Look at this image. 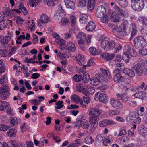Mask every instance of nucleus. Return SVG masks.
<instances>
[{
	"label": "nucleus",
	"instance_id": "nucleus-53",
	"mask_svg": "<svg viewBox=\"0 0 147 147\" xmlns=\"http://www.w3.org/2000/svg\"><path fill=\"white\" fill-rule=\"evenodd\" d=\"M139 88L140 90H142L143 91H145L147 90V85L144 82H143L140 86Z\"/></svg>",
	"mask_w": 147,
	"mask_h": 147
},
{
	"label": "nucleus",
	"instance_id": "nucleus-34",
	"mask_svg": "<svg viewBox=\"0 0 147 147\" xmlns=\"http://www.w3.org/2000/svg\"><path fill=\"white\" fill-rule=\"evenodd\" d=\"M85 58L84 56L81 54H78L77 58L78 62L80 65L84 64Z\"/></svg>",
	"mask_w": 147,
	"mask_h": 147
},
{
	"label": "nucleus",
	"instance_id": "nucleus-31",
	"mask_svg": "<svg viewBox=\"0 0 147 147\" xmlns=\"http://www.w3.org/2000/svg\"><path fill=\"white\" fill-rule=\"evenodd\" d=\"M89 118V122L90 123H98L99 117L98 115H92Z\"/></svg>",
	"mask_w": 147,
	"mask_h": 147
},
{
	"label": "nucleus",
	"instance_id": "nucleus-55",
	"mask_svg": "<svg viewBox=\"0 0 147 147\" xmlns=\"http://www.w3.org/2000/svg\"><path fill=\"white\" fill-rule=\"evenodd\" d=\"M119 113V112L117 110H111L108 112L109 114L111 115H116Z\"/></svg>",
	"mask_w": 147,
	"mask_h": 147
},
{
	"label": "nucleus",
	"instance_id": "nucleus-6",
	"mask_svg": "<svg viewBox=\"0 0 147 147\" xmlns=\"http://www.w3.org/2000/svg\"><path fill=\"white\" fill-rule=\"evenodd\" d=\"M51 19L46 15L43 14L40 16V19L37 20V25L39 26H41V23L44 24L48 23L51 21Z\"/></svg>",
	"mask_w": 147,
	"mask_h": 147
},
{
	"label": "nucleus",
	"instance_id": "nucleus-60",
	"mask_svg": "<svg viewBox=\"0 0 147 147\" xmlns=\"http://www.w3.org/2000/svg\"><path fill=\"white\" fill-rule=\"evenodd\" d=\"M79 106L76 104H71L67 107V108L69 109H78Z\"/></svg>",
	"mask_w": 147,
	"mask_h": 147
},
{
	"label": "nucleus",
	"instance_id": "nucleus-35",
	"mask_svg": "<svg viewBox=\"0 0 147 147\" xmlns=\"http://www.w3.org/2000/svg\"><path fill=\"white\" fill-rule=\"evenodd\" d=\"M114 8L116 12H117L118 13H119L123 17L125 16V13L124 11L120 9L117 6H115L114 7Z\"/></svg>",
	"mask_w": 147,
	"mask_h": 147
},
{
	"label": "nucleus",
	"instance_id": "nucleus-48",
	"mask_svg": "<svg viewBox=\"0 0 147 147\" xmlns=\"http://www.w3.org/2000/svg\"><path fill=\"white\" fill-rule=\"evenodd\" d=\"M70 20L71 23V26L72 27H73L76 23V18L73 15L71 16L70 17Z\"/></svg>",
	"mask_w": 147,
	"mask_h": 147
},
{
	"label": "nucleus",
	"instance_id": "nucleus-40",
	"mask_svg": "<svg viewBox=\"0 0 147 147\" xmlns=\"http://www.w3.org/2000/svg\"><path fill=\"white\" fill-rule=\"evenodd\" d=\"M90 83L93 85L96 86L98 85L99 82L98 81L96 78L95 77H92L91 78L90 81Z\"/></svg>",
	"mask_w": 147,
	"mask_h": 147
},
{
	"label": "nucleus",
	"instance_id": "nucleus-50",
	"mask_svg": "<svg viewBox=\"0 0 147 147\" xmlns=\"http://www.w3.org/2000/svg\"><path fill=\"white\" fill-rule=\"evenodd\" d=\"M107 119L104 120L99 122V125L101 127H105L107 125Z\"/></svg>",
	"mask_w": 147,
	"mask_h": 147
},
{
	"label": "nucleus",
	"instance_id": "nucleus-43",
	"mask_svg": "<svg viewBox=\"0 0 147 147\" xmlns=\"http://www.w3.org/2000/svg\"><path fill=\"white\" fill-rule=\"evenodd\" d=\"M95 2H88L87 5L88 8L90 10H92L94 7Z\"/></svg>",
	"mask_w": 147,
	"mask_h": 147
},
{
	"label": "nucleus",
	"instance_id": "nucleus-57",
	"mask_svg": "<svg viewBox=\"0 0 147 147\" xmlns=\"http://www.w3.org/2000/svg\"><path fill=\"white\" fill-rule=\"evenodd\" d=\"M82 76L81 75H79L78 76V74H76L73 77L74 80L76 82L80 81L82 80Z\"/></svg>",
	"mask_w": 147,
	"mask_h": 147
},
{
	"label": "nucleus",
	"instance_id": "nucleus-28",
	"mask_svg": "<svg viewBox=\"0 0 147 147\" xmlns=\"http://www.w3.org/2000/svg\"><path fill=\"white\" fill-rule=\"evenodd\" d=\"M98 99L99 101L100 102L105 103H106L107 102V98L105 94L102 93L100 94Z\"/></svg>",
	"mask_w": 147,
	"mask_h": 147
},
{
	"label": "nucleus",
	"instance_id": "nucleus-36",
	"mask_svg": "<svg viewBox=\"0 0 147 147\" xmlns=\"http://www.w3.org/2000/svg\"><path fill=\"white\" fill-rule=\"evenodd\" d=\"M90 79V75L86 72H84L82 80L84 83L88 82Z\"/></svg>",
	"mask_w": 147,
	"mask_h": 147
},
{
	"label": "nucleus",
	"instance_id": "nucleus-21",
	"mask_svg": "<svg viewBox=\"0 0 147 147\" xmlns=\"http://www.w3.org/2000/svg\"><path fill=\"white\" fill-rule=\"evenodd\" d=\"M66 49L72 51H75L76 50L75 45L72 42H69L65 46Z\"/></svg>",
	"mask_w": 147,
	"mask_h": 147
},
{
	"label": "nucleus",
	"instance_id": "nucleus-24",
	"mask_svg": "<svg viewBox=\"0 0 147 147\" xmlns=\"http://www.w3.org/2000/svg\"><path fill=\"white\" fill-rule=\"evenodd\" d=\"M147 113V111L145 110L143 107L138 108L137 114L138 115L140 116H145Z\"/></svg>",
	"mask_w": 147,
	"mask_h": 147
},
{
	"label": "nucleus",
	"instance_id": "nucleus-23",
	"mask_svg": "<svg viewBox=\"0 0 147 147\" xmlns=\"http://www.w3.org/2000/svg\"><path fill=\"white\" fill-rule=\"evenodd\" d=\"M134 71V70H132L131 69L125 68L123 70V72L125 74L128 75L130 77H133L135 76Z\"/></svg>",
	"mask_w": 147,
	"mask_h": 147
},
{
	"label": "nucleus",
	"instance_id": "nucleus-37",
	"mask_svg": "<svg viewBox=\"0 0 147 147\" xmlns=\"http://www.w3.org/2000/svg\"><path fill=\"white\" fill-rule=\"evenodd\" d=\"M105 138V137L102 134H99L97 135L95 140L97 142H102Z\"/></svg>",
	"mask_w": 147,
	"mask_h": 147
},
{
	"label": "nucleus",
	"instance_id": "nucleus-20",
	"mask_svg": "<svg viewBox=\"0 0 147 147\" xmlns=\"http://www.w3.org/2000/svg\"><path fill=\"white\" fill-rule=\"evenodd\" d=\"M71 101L73 102L78 103V102H79L81 105H82L83 103V100L76 95H74L71 96Z\"/></svg>",
	"mask_w": 147,
	"mask_h": 147
},
{
	"label": "nucleus",
	"instance_id": "nucleus-44",
	"mask_svg": "<svg viewBox=\"0 0 147 147\" xmlns=\"http://www.w3.org/2000/svg\"><path fill=\"white\" fill-rule=\"evenodd\" d=\"M63 101H59L56 103L55 104L57 106L55 107V108L59 109H61L64 106V105L63 104Z\"/></svg>",
	"mask_w": 147,
	"mask_h": 147
},
{
	"label": "nucleus",
	"instance_id": "nucleus-12",
	"mask_svg": "<svg viewBox=\"0 0 147 147\" xmlns=\"http://www.w3.org/2000/svg\"><path fill=\"white\" fill-rule=\"evenodd\" d=\"M86 37V35L85 33L82 32H79L76 36L78 42H85Z\"/></svg>",
	"mask_w": 147,
	"mask_h": 147
},
{
	"label": "nucleus",
	"instance_id": "nucleus-64",
	"mask_svg": "<svg viewBox=\"0 0 147 147\" xmlns=\"http://www.w3.org/2000/svg\"><path fill=\"white\" fill-rule=\"evenodd\" d=\"M139 52L142 55L145 56L147 55V49H143L142 50H140Z\"/></svg>",
	"mask_w": 147,
	"mask_h": 147
},
{
	"label": "nucleus",
	"instance_id": "nucleus-38",
	"mask_svg": "<svg viewBox=\"0 0 147 147\" xmlns=\"http://www.w3.org/2000/svg\"><path fill=\"white\" fill-rule=\"evenodd\" d=\"M123 59L124 60L125 62H128L129 59V54L127 52H125V51L124 50L123 54L122 57Z\"/></svg>",
	"mask_w": 147,
	"mask_h": 147
},
{
	"label": "nucleus",
	"instance_id": "nucleus-45",
	"mask_svg": "<svg viewBox=\"0 0 147 147\" xmlns=\"http://www.w3.org/2000/svg\"><path fill=\"white\" fill-rule=\"evenodd\" d=\"M133 115V119L134 120V122L138 123H140L141 121L140 118L137 115L134 114Z\"/></svg>",
	"mask_w": 147,
	"mask_h": 147
},
{
	"label": "nucleus",
	"instance_id": "nucleus-51",
	"mask_svg": "<svg viewBox=\"0 0 147 147\" xmlns=\"http://www.w3.org/2000/svg\"><path fill=\"white\" fill-rule=\"evenodd\" d=\"M7 81V77L5 75H3L0 78V84H2L6 83Z\"/></svg>",
	"mask_w": 147,
	"mask_h": 147
},
{
	"label": "nucleus",
	"instance_id": "nucleus-30",
	"mask_svg": "<svg viewBox=\"0 0 147 147\" xmlns=\"http://www.w3.org/2000/svg\"><path fill=\"white\" fill-rule=\"evenodd\" d=\"M89 51L90 53L93 55H96L100 54L99 52L94 47H90Z\"/></svg>",
	"mask_w": 147,
	"mask_h": 147
},
{
	"label": "nucleus",
	"instance_id": "nucleus-27",
	"mask_svg": "<svg viewBox=\"0 0 147 147\" xmlns=\"http://www.w3.org/2000/svg\"><path fill=\"white\" fill-rule=\"evenodd\" d=\"M17 130L15 129L12 128L7 131V133L8 136L11 137H14L16 136Z\"/></svg>",
	"mask_w": 147,
	"mask_h": 147
},
{
	"label": "nucleus",
	"instance_id": "nucleus-22",
	"mask_svg": "<svg viewBox=\"0 0 147 147\" xmlns=\"http://www.w3.org/2000/svg\"><path fill=\"white\" fill-rule=\"evenodd\" d=\"M134 97L137 98H140L142 100L145 99L146 95L145 93L142 91H138L134 95Z\"/></svg>",
	"mask_w": 147,
	"mask_h": 147
},
{
	"label": "nucleus",
	"instance_id": "nucleus-32",
	"mask_svg": "<svg viewBox=\"0 0 147 147\" xmlns=\"http://www.w3.org/2000/svg\"><path fill=\"white\" fill-rule=\"evenodd\" d=\"M87 3L86 0H78V6L79 7L82 8L86 6Z\"/></svg>",
	"mask_w": 147,
	"mask_h": 147
},
{
	"label": "nucleus",
	"instance_id": "nucleus-47",
	"mask_svg": "<svg viewBox=\"0 0 147 147\" xmlns=\"http://www.w3.org/2000/svg\"><path fill=\"white\" fill-rule=\"evenodd\" d=\"M9 127L4 124L0 125V131H5L9 128Z\"/></svg>",
	"mask_w": 147,
	"mask_h": 147
},
{
	"label": "nucleus",
	"instance_id": "nucleus-56",
	"mask_svg": "<svg viewBox=\"0 0 147 147\" xmlns=\"http://www.w3.org/2000/svg\"><path fill=\"white\" fill-rule=\"evenodd\" d=\"M0 89L2 90L3 91H4L5 93L9 92V86L6 85L2 86L0 88Z\"/></svg>",
	"mask_w": 147,
	"mask_h": 147
},
{
	"label": "nucleus",
	"instance_id": "nucleus-17",
	"mask_svg": "<svg viewBox=\"0 0 147 147\" xmlns=\"http://www.w3.org/2000/svg\"><path fill=\"white\" fill-rule=\"evenodd\" d=\"M138 129L139 133L142 136H144L147 133V128L144 125H140Z\"/></svg>",
	"mask_w": 147,
	"mask_h": 147
},
{
	"label": "nucleus",
	"instance_id": "nucleus-54",
	"mask_svg": "<svg viewBox=\"0 0 147 147\" xmlns=\"http://www.w3.org/2000/svg\"><path fill=\"white\" fill-rule=\"evenodd\" d=\"M98 18H101L100 20L102 23H105L107 22L109 19L108 16L106 14L104 15L101 17Z\"/></svg>",
	"mask_w": 147,
	"mask_h": 147
},
{
	"label": "nucleus",
	"instance_id": "nucleus-39",
	"mask_svg": "<svg viewBox=\"0 0 147 147\" xmlns=\"http://www.w3.org/2000/svg\"><path fill=\"white\" fill-rule=\"evenodd\" d=\"M94 142V139L90 136H88L86 137L85 139V142L88 144H90Z\"/></svg>",
	"mask_w": 147,
	"mask_h": 147
},
{
	"label": "nucleus",
	"instance_id": "nucleus-8",
	"mask_svg": "<svg viewBox=\"0 0 147 147\" xmlns=\"http://www.w3.org/2000/svg\"><path fill=\"white\" fill-rule=\"evenodd\" d=\"M124 51L125 52H127L132 57H136L137 55V53L134 50L129 47L128 45H126L124 47Z\"/></svg>",
	"mask_w": 147,
	"mask_h": 147
},
{
	"label": "nucleus",
	"instance_id": "nucleus-62",
	"mask_svg": "<svg viewBox=\"0 0 147 147\" xmlns=\"http://www.w3.org/2000/svg\"><path fill=\"white\" fill-rule=\"evenodd\" d=\"M16 20L17 24H22L23 20L20 16H17L16 18Z\"/></svg>",
	"mask_w": 147,
	"mask_h": 147
},
{
	"label": "nucleus",
	"instance_id": "nucleus-25",
	"mask_svg": "<svg viewBox=\"0 0 147 147\" xmlns=\"http://www.w3.org/2000/svg\"><path fill=\"white\" fill-rule=\"evenodd\" d=\"M111 17L113 20L115 22H119L120 20V18L118 13L115 11L112 13Z\"/></svg>",
	"mask_w": 147,
	"mask_h": 147
},
{
	"label": "nucleus",
	"instance_id": "nucleus-16",
	"mask_svg": "<svg viewBox=\"0 0 147 147\" xmlns=\"http://www.w3.org/2000/svg\"><path fill=\"white\" fill-rule=\"evenodd\" d=\"M130 31L131 32V35L130 38V40H131L133 38L134 35L136 33V26L135 23H133L131 24Z\"/></svg>",
	"mask_w": 147,
	"mask_h": 147
},
{
	"label": "nucleus",
	"instance_id": "nucleus-61",
	"mask_svg": "<svg viewBox=\"0 0 147 147\" xmlns=\"http://www.w3.org/2000/svg\"><path fill=\"white\" fill-rule=\"evenodd\" d=\"M59 41L61 43L59 46V48L61 50H63L64 49V46L65 45V43H62L63 42V40L62 39H59Z\"/></svg>",
	"mask_w": 147,
	"mask_h": 147
},
{
	"label": "nucleus",
	"instance_id": "nucleus-5",
	"mask_svg": "<svg viewBox=\"0 0 147 147\" xmlns=\"http://www.w3.org/2000/svg\"><path fill=\"white\" fill-rule=\"evenodd\" d=\"M131 69L134 71L137 75L139 76H142L144 72L143 65L140 63L135 65L133 67H132Z\"/></svg>",
	"mask_w": 147,
	"mask_h": 147
},
{
	"label": "nucleus",
	"instance_id": "nucleus-49",
	"mask_svg": "<svg viewBox=\"0 0 147 147\" xmlns=\"http://www.w3.org/2000/svg\"><path fill=\"white\" fill-rule=\"evenodd\" d=\"M82 121L80 120L77 121L76 123L74 122V123L75 124L74 126V128L77 129L79 128L82 126Z\"/></svg>",
	"mask_w": 147,
	"mask_h": 147
},
{
	"label": "nucleus",
	"instance_id": "nucleus-46",
	"mask_svg": "<svg viewBox=\"0 0 147 147\" xmlns=\"http://www.w3.org/2000/svg\"><path fill=\"white\" fill-rule=\"evenodd\" d=\"M95 78L97 79L99 82L101 81H102V80H103L105 78L102 74L99 73L96 74Z\"/></svg>",
	"mask_w": 147,
	"mask_h": 147
},
{
	"label": "nucleus",
	"instance_id": "nucleus-14",
	"mask_svg": "<svg viewBox=\"0 0 147 147\" xmlns=\"http://www.w3.org/2000/svg\"><path fill=\"white\" fill-rule=\"evenodd\" d=\"M66 7L67 8L74 9L75 8V5L74 2L70 0H64Z\"/></svg>",
	"mask_w": 147,
	"mask_h": 147
},
{
	"label": "nucleus",
	"instance_id": "nucleus-4",
	"mask_svg": "<svg viewBox=\"0 0 147 147\" xmlns=\"http://www.w3.org/2000/svg\"><path fill=\"white\" fill-rule=\"evenodd\" d=\"M110 104L114 108L117 109H122L123 108V103L118 100L111 98L110 99Z\"/></svg>",
	"mask_w": 147,
	"mask_h": 147
},
{
	"label": "nucleus",
	"instance_id": "nucleus-11",
	"mask_svg": "<svg viewBox=\"0 0 147 147\" xmlns=\"http://www.w3.org/2000/svg\"><path fill=\"white\" fill-rule=\"evenodd\" d=\"M58 9L56 13L54 14V17L55 19H59L62 16L63 13V10L62 9L61 5H59L58 6Z\"/></svg>",
	"mask_w": 147,
	"mask_h": 147
},
{
	"label": "nucleus",
	"instance_id": "nucleus-52",
	"mask_svg": "<svg viewBox=\"0 0 147 147\" xmlns=\"http://www.w3.org/2000/svg\"><path fill=\"white\" fill-rule=\"evenodd\" d=\"M5 93L0 89V96L2 100H5L7 98Z\"/></svg>",
	"mask_w": 147,
	"mask_h": 147
},
{
	"label": "nucleus",
	"instance_id": "nucleus-26",
	"mask_svg": "<svg viewBox=\"0 0 147 147\" xmlns=\"http://www.w3.org/2000/svg\"><path fill=\"white\" fill-rule=\"evenodd\" d=\"M109 39L106 38L103 40L101 43V47L106 51H107V46L109 43Z\"/></svg>",
	"mask_w": 147,
	"mask_h": 147
},
{
	"label": "nucleus",
	"instance_id": "nucleus-10",
	"mask_svg": "<svg viewBox=\"0 0 147 147\" xmlns=\"http://www.w3.org/2000/svg\"><path fill=\"white\" fill-rule=\"evenodd\" d=\"M7 25V22L4 19V16H0V30H2L6 28Z\"/></svg>",
	"mask_w": 147,
	"mask_h": 147
},
{
	"label": "nucleus",
	"instance_id": "nucleus-29",
	"mask_svg": "<svg viewBox=\"0 0 147 147\" xmlns=\"http://www.w3.org/2000/svg\"><path fill=\"white\" fill-rule=\"evenodd\" d=\"M88 17L87 15H83L79 19L80 22L82 24H86L88 22Z\"/></svg>",
	"mask_w": 147,
	"mask_h": 147
},
{
	"label": "nucleus",
	"instance_id": "nucleus-1",
	"mask_svg": "<svg viewBox=\"0 0 147 147\" xmlns=\"http://www.w3.org/2000/svg\"><path fill=\"white\" fill-rule=\"evenodd\" d=\"M134 46L137 49H141L147 45L146 40L143 36H140L135 38L133 40Z\"/></svg>",
	"mask_w": 147,
	"mask_h": 147
},
{
	"label": "nucleus",
	"instance_id": "nucleus-58",
	"mask_svg": "<svg viewBox=\"0 0 147 147\" xmlns=\"http://www.w3.org/2000/svg\"><path fill=\"white\" fill-rule=\"evenodd\" d=\"M1 103L3 106V107L4 110L6 109L8 107H10V105L9 103L4 101H1Z\"/></svg>",
	"mask_w": 147,
	"mask_h": 147
},
{
	"label": "nucleus",
	"instance_id": "nucleus-59",
	"mask_svg": "<svg viewBox=\"0 0 147 147\" xmlns=\"http://www.w3.org/2000/svg\"><path fill=\"white\" fill-rule=\"evenodd\" d=\"M86 89L89 93L91 94L94 92L95 89L94 88L91 86H86Z\"/></svg>",
	"mask_w": 147,
	"mask_h": 147
},
{
	"label": "nucleus",
	"instance_id": "nucleus-41",
	"mask_svg": "<svg viewBox=\"0 0 147 147\" xmlns=\"http://www.w3.org/2000/svg\"><path fill=\"white\" fill-rule=\"evenodd\" d=\"M115 46V42L113 41H111L109 43L107 46V51L108 49H111L114 48Z\"/></svg>",
	"mask_w": 147,
	"mask_h": 147
},
{
	"label": "nucleus",
	"instance_id": "nucleus-7",
	"mask_svg": "<svg viewBox=\"0 0 147 147\" xmlns=\"http://www.w3.org/2000/svg\"><path fill=\"white\" fill-rule=\"evenodd\" d=\"M106 9L105 7L102 5H100L97 8L96 15L98 17H101L104 15H105Z\"/></svg>",
	"mask_w": 147,
	"mask_h": 147
},
{
	"label": "nucleus",
	"instance_id": "nucleus-2",
	"mask_svg": "<svg viewBox=\"0 0 147 147\" xmlns=\"http://www.w3.org/2000/svg\"><path fill=\"white\" fill-rule=\"evenodd\" d=\"M131 6L134 10L140 11L145 6L143 0H131Z\"/></svg>",
	"mask_w": 147,
	"mask_h": 147
},
{
	"label": "nucleus",
	"instance_id": "nucleus-63",
	"mask_svg": "<svg viewBox=\"0 0 147 147\" xmlns=\"http://www.w3.org/2000/svg\"><path fill=\"white\" fill-rule=\"evenodd\" d=\"M5 71V65H3L0 66V75L4 73Z\"/></svg>",
	"mask_w": 147,
	"mask_h": 147
},
{
	"label": "nucleus",
	"instance_id": "nucleus-33",
	"mask_svg": "<svg viewBox=\"0 0 147 147\" xmlns=\"http://www.w3.org/2000/svg\"><path fill=\"white\" fill-rule=\"evenodd\" d=\"M119 4L122 7H125L128 5V1L127 0H117Z\"/></svg>",
	"mask_w": 147,
	"mask_h": 147
},
{
	"label": "nucleus",
	"instance_id": "nucleus-13",
	"mask_svg": "<svg viewBox=\"0 0 147 147\" xmlns=\"http://www.w3.org/2000/svg\"><path fill=\"white\" fill-rule=\"evenodd\" d=\"M125 79L126 78L121 74L114 75L113 77V80L116 83H120L124 82Z\"/></svg>",
	"mask_w": 147,
	"mask_h": 147
},
{
	"label": "nucleus",
	"instance_id": "nucleus-3",
	"mask_svg": "<svg viewBox=\"0 0 147 147\" xmlns=\"http://www.w3.org/2000/svg\"><path fill=\"white\" fill-rule=\"evenodd\" d=\"M112 31L113 32H117L118 35L121 37L128 35L129 33V32H127L126 27L124 24H122L119 27H115L112 29Z\"/></svg>",
	"mask_w": 147,
	"mask_h": 147
},
{
	"label": "nucleus",
	"instance_id": "nucleus-15",
	"mask_svg": "<svg viewBox=\"0 0 147 147\" xmlns=\"http://www.w3.org/2000/svg\"><path fill=\"white\" fill-rule=\"evenodd\" d=\"M89 113L90 115H98V116L101 113L102 111L99 109L91 108L89 109Z\"/></svg>",
	"mask_w": 147,
	"mask_h": 147
},
{
	"label": "nucleus",
	"instance_id": "nucleus-42",
	"mask_svg": "<svg viewBox=\"0 0 147 147\" xmlns=\"http://www.w3.org/2000/svg\"><path fill=\"white\" fill-rule=\"evenodd\" d=\"M133 115L130 114V115L128 116L127 118V124H131L134 123Z\"/></svg>",
	"mask_w": 147,
	"mask_h": 147
},
{
	"label": "nucleus",
	"instance_id": "nucleus-18",
	"mask_svg": "<svg viewBox=\"0 0 147 147\" xmlns=\"http://www.w3.org/2000/svg\"><path fill=\"white\" fill-rule=\"evenodd\" d=\"M115 55L114 54H110L107 53H105L102 54V56L103 58H105L106 61H109L111 60L115 57Z\"/></svg>",
	"mask_w": 147,
	"mask_h": 147
},
{
	"label": "nucleus",
	"instance_id": "nucleus-9",
	"mask_svg": "<svg viewBox=\"0 0 147 147\" xmlns=\"http://www.w3.org/2000/svg\"><path fill=\"white\" fill-rule=\"evenodd\" d=\"M11 36L10 34L6 36L0 35V42L3 44H7L11 40Z\"/></svg>",
	"mask_w": 147,
	"mask_h": 147
},
{
	"label": "nucleus",
	"instance_id": "nucleus-19",
	"mask_svg": "<svg viewBox=\"0 0 147 147\" xmlns=\"http://www.w3.org/2000/svg\"><path fill=\"white\" fill-rule=\"evenodd\" d=\"M95 27L96 25L94 22L92 21H90L88 22L85 28L88 31H92L94 30Z\"/></svg>",
	"mask_w": 147,
	"mask_h": 147
}]
</instances>
